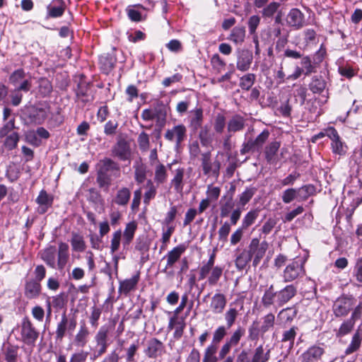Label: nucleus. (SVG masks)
Instances as JSON below:
<instances>
[{"label": "nucleus", "mask_w": 362, "mask_h": 362, "mask_svg": "<svg viewBox=\"0 0 362 362\" xmlns=\"http://www.w3.org/2000/svg\"><path fill=\"white\" fill-rule=\"evenodd\" d=\"M40 257L49 267L63 270L69 259V245L60 243L58 250L54 246H49L41 252Z\"/></svg>", "instance_id": "2"}, {"label": "nucleus", "mask_w": 362, "mask_h": 362, "mask_svg": "<svg viewBox=\"0 0 362 362\" xmlns=\"http://www.w3.org/2000/svg\"><path fill=\"white\" fill-rule=\"evenodd\" d=\"M187 247L184 244H180L169 251L165 258L167 259L166 266L164 269L165 272L168 269L173 268L175 264L180 259L182 255L185 252Z\"/></svg>", "instance_id": "19"}, {"label": "nucleus", "mask_w": 362, "mask_h": 362, "mask_svg": "<svg viewBox=\"0 0 362 362\" xmlns=\"http://www.w3.org/2000/svg\"><path fill=\"white\" fill-rule=\"evenodd\" d=\"M146 187L148 189L144 194V202L145 204H148L150 200L156 195V187L151 180L147 181Z\"/></svg>", "instance_id": "60"}, {"label": "nucleus", "mask_w": 362, "mask_h": 362, "mask_svg": "<svg viewBox=\"0 0 362 362\" xmlns=\"http://www.w3.org/2000/svg\"><path fill=\"white\" fill-rule=\"evenodd\" d=\"M305 274L303 264L300 261H292L284 269L282 278L285 283L293 282L303 278Z\"/></svg>", "instance_id": "9"}, {"label": "nucleus", "mask_w": 362, "mask_h": 362, "mask_svg": "<svg viewBox=\"0 0 362 362\" xmlns=\"http://www.w3.org/2000/svg\"><path fill=\"white\" fill-rule=\"evenodd\" d=\"M353 305L354 298L343 295L334 302L332 311L337 317H345L352 309Z\"/></svg>", "instance_id": "12"}, {"label": "nucleus", "mask_w": 362, "mask_h": 362, "mask_svg": "<svg viewBox=\"0 0 362 362\" xmlns=\"http://www.w3.org/2000/svg\"><path fill=\"white\" fill-rule=\"evenodd\" d=\"M5 137V147L9 151L14 149L17 146V144L20 139V136L18 133L16 132H12L9 135L6 136Z\"/></svg>", "instance_id": "53"}, {"label": "nucleus", "mask_w": 362, "mask_h": 362, "mask_svg": "<svg viewBox=\"0 0 362 362\" xmlns=\"http://www.w3.org/2000/svg\"><path fill=\"white\" fill-rule=\"evenodd\" d=\"M256 191L257 189L255 187L247 188L241 194H240L239 204L244 206L252 198Z\"/></svg>", "instance_id": "58"}, {"label": "nucleus", "mask_w": 362, "mask_h": 362, "mask_svg": "<svg viewBox=\"0 0 362 362\" xmlns=\"http://www.w3.org/2000/svg\"><path fill=\"white\" fill-rule=\"evenodd\" d=\"M297 329L296 327H292L283 332L281 341L284 343L288 342V349H292L293 346Z\"/></svg>", "instance_id": "50"}, {"label": "nucleus", "mask_w": 362, "mask_h": 362, "mask_svg": "<svg viewBox=\"0 0 362 362\" xmlns=\"http://www.w3.org/2000/svg\"><path fill=\"white\" fill-rule=\"evenodd\" d=\"M200 160L204 175L217 179L220 174V161L217 159L213 160L209 151L202 153Z\"/></svg>", "instance_id": "6"}, {"label": "nucleus", "mask_w": 362, "mask_h": 362, "mask_svg": "<svg viewBox=\"0 0 362 362\" xmlns=\"http://www.w3.org/2000/svg\"><path fill=\"white\" fill-rule=\"evenodd\" d=\"M262 320L260 331L262 334H264L274 326L275 316L273 313H270L264 316Z\"/></svg>", "instance_id": "52"}, {"label": "nucleus", "mask_w": 362, "mask_h": 362, "mask_svg": "<svg viewBox=\"0 0 362 362\" xmlns=\"http://www.w3.org/2000/svg\"><path fill=\"white\" fill-rule=\"evenodd\" d=\"M112 170L113 162L111 159L100 160L97 177V182L100 187L107 189L110 185Z\"/></svg>", "instance_id": "8"}, {"label": "nucleus", "mask_w": 362, "mask_h": 362, "mask_svg": "<svg viewBox=\"0 0 362 362\" xmlns=\"http://www.w3.org/2000/svg\"><path fill=\"white\" fill-rule=\"evenodd\" d=\"M255 75L254 74H247L240 78V86L242 89L248 90L254 84L255 81Z\"/></svg>", "instance_id": "57"}, {"label": "nucleus", "mask_w": 362, "mask_h": 362, "mask_svg": "<svg viewBox=\"0 0 362 362\" xmlns=\"http://www.w3.org/2000/svg\"><path fill=\"white\" fill-rule=\"evenodd\" d=\"M35 202L38 204L37 213L44 214L52 206L53 197L42 189L40 192Z\"/></svg>", "instance_id": "23"}, {"label": "nucleus", "mask_w": 362, "mask_h": 362, "mask_svg": "<svg viewBox=\"0 0 362 362\" xmlns=\"http://www.w3.org/2000/svg\"><path fill=\"white\" fill-rule=\"evenodd\" d=\"M41 283L32 279H27L24 286V295L28 299L37 298L41 293Z\"/></svg>", "instance_id": "25"}, {"label": "nucleus", "mask_w": 362, "mask_h": 362, "mask_svg": "<svg viewBox=\"0 0 362 362\" xmlns=\"http://www.w3.org/2000/svg\"><path fill=\"white\" fill-rule=\"evenodd\" d=\"M130 194L129 189L122 188L117 192L115 202L119 205H126L129 202Z\"/></svg>", "instance_id": "56"}, {"label": "nucleus", "mask_w": 362, "mask_h": 362, "mask_svg": "<svg viewBox=\"0 0 362 362\" xmlns=\"http://www.w3.org/2000/svg\"><path fill=\"white\" fill-rule=\"evenodd\" d=\"M245 37V28L243 26H236L234 27L230 36L228 37V40L233 41L235 44H241L244 42Z\"/></svg>", "instance_id": "39"}, {"label": "nucleus", "mask_w": 362, "mask_h": 362, "mask_svg": "<svg viewBox=\"0 0 362 362\" xmlns=\"http://www.w3.org/2000/svg\"><path fill=\"white\" fill-rule=\"evenodd\" d=\"M25 78V73L23 69H19L14 71L11 76H9V82L15 86V88L18 86V84Z\"/></svg>", "instance_id": "61"}, {"label": "nucleus", "mask_w": 362, "mask_h": 362, "mask_svg": "<svg viewBox=\"0 0 362 362\" xmlns=\"http://www.w3.org/2000/svg\"><path fill=\"white\" fill-rule=\"evenodd\" d=\"M136 229V222L131 221L126 224L123 232H122L120 230L115 232V252L118 250L120 242H122L124 249L128 248L129 245L134 239Z\"/></svg>", "instance_id": "3"}, {"label": "nucleus", "mask_w": 362, "mask_h": 362, "mask_svg": "<svg viewBox=\"0 0 362 362\" xmlns=\"http://www.w3.org/2000/svg\"><path fill=\"white\" fill-rule=\"evenodd\" d=\"M325 349L319 345L310 346L299 357L300 362H317L322 359Z\"/></svg>", "instance_id": "17"}, {"label": "nucleus", "mask_w": 362, "mask_h": 362, "mask_svg": "<svg viewBox=\"0 0 362 362\" xmlns=\"http://www.w3.org/2000/svg\"><path fill=\"white\" fill-rule=\"evenodd\" d=\"M296 188H288L282 192L281 199L284 204H289L293 200H298Z\"/></svg>", "instance_id": "59"}, {"label": "nucleus", "mask_w": 362, "mask_h": 362, "mask_svg": "<svg viewBox=\"0 0 362 362\" xmlns=\"http://www.w3.org/2000/svg\"><path fill=\"white\" fill-rule=\"evenodd\" d=\"M89 335V331L84 322L81 323L80 328L74 337V343L75 346L83 347L87 341Z\"/></svg>", "instance_id": "31"}, {"label": "nucleus", "mask_w": 362, "mask_h": 362, "mask_svg": "<svg viewBox=\"0 0 362 362\" xmlns=\"http://www.w3.org/2000/svg\"><path fill=\"white\" fill-rule=\"evenodd\" d=\"M140 280V273L137 272L130 279L119 281L118 292L120 295L127 296L131 291L136 290Z\"/></svg>", "instance_id": "18"}, {"label": "nucleus", "mask_w": 362, "mask_h": 362, "mask_svg": "<svg viewBox=\"0 0 362 362\" xmlns=\"http://www.w3.org/2000/svg\"><path fill=\"white\" fill-rule=\"evenodd\" d=\"M223 269L218 266H216L211 270L207 279L209 286H214L218 284L223 274Z\"/></svg>", "instance_id": "48"}, {"label": "nucleus", "mask_w": 362, "mask_h": 362, "mask_svg": "<svg viewBox=\"0 0 362 362\" xmlns=\"http://www.w3.org/2000/svg\"><path fill=\"white\" fill-rule=\"evenodd\" d=\"M164 138L170 142L175 143V146L179 148L187 138V128L182 124L175 125L172 129L166 130Z\"/></svg>", "instance_id": "13"}, {"label": "nucleus", "mask_w": 362, "mask_h": 362, "mask_svg": "<svg viewBox=\"0 0 362 362\" xmlns=\"http://www.w3.org/2000/svg\"><path fill=\"white\" fill-rule=\"evenodd\" d=\"M297 294V287L294 284L286 285L282 289L275 291L274 285L265 290L261 303L264 308H269L276 304L279 307L284 305Z\"/></svg>", "instance_id": "1"}, {"label": "nucleus", "mask_w": 362, "mask_h": 362, "mask_svg": "<svg viewBox=\"0 0 362 362\" xmlns=\"http://www.w3.org/2000/svg\"><path fill=\"white\" fill-rule=\"evenodd\" d=\"M286 23L291 27L301 28L305 25L304 14L298 8H292L286 16Z\"/></svg>", "instance_id": "21"}, {"label": "nucleus", "mask_w": 362, "mask_h": 362, "mask_svg": "<svg viewBox=\"0 0 362 362\" xmlns=\"http://www.w3.org/2000/svg\"><path fill=\"white\" fill-rule=\"evenodd\" d=\"M99 64L101 71L105 74H110L113 69L112 58L108 55H102L99 57Z\"/></svg>", "instance_id": "51"}, {"label": "nucleus", "mask_w": 362, "mask_h": 362, "mask_svg": "<svg viewBox=\"0 0 362 362\" xmlns=\"http://www.w3.org/2000/svg\"><path fill=\"white\" fill-rule=\"evenodd\" d=\"M66 9L64 0H52L47 6V18H56L63 16Z\"/></svg>", "instance_id": "22"}, {"label": "nucleus", "mask_w": 362, "mask_h": 362, "mask_svg": "<svg viewBox=\"0 0 362 362\" xmlns=\"http://www.w3.org/2000/svg\"><path fill=\"white\" fill-rule=\"evenodd\" d=\"M115 156L120 160L126 162V165L130 163L132 151L129 142L126 139L122 137L117 139V146L115 147Z\"/></svg>", "instance_id": "16"}, {"label": "nucleus", "mask_w": 362, "mask_h": 362, "mask_svg": "<svg viewBox=\"0 0 362 362\" xmlns=\"http://www.w3.org/2000/svg\"><path fill=\"white\" fill-rule=\"evenodd\" d=\"M137 142L141 151H147L149 148L150 141L148 135L142 132L138 136Z\"/></svg>", "instance_id": "63"}, {"label": "nucleus", "mask_w": 362, "mask_h": 362, "mask_svg": "<svg viewBox=\"0 0 362 362\" xmlns=\"http://www.w3.org/2000/svg\"><path fill=\"white\" fill-rule=\"evenodd\" d=\"M281 146V142L274 140L269 143L264 149V158L269 164L276 163V155Z\"/></svg>", "instance_id": "27"}, {"label": "nucleus", "mask_w": 362, "mask_h": 362, "mask_svg": "<svg viewBox=\"0 0 362 362\" xmlns=\"http://www.w3.org/2000/svg\"><path fill=\"white\" fill-rule=\"evenodd\" d=\"M110 334V329L105 326L101 327L95 337L97 345L94 351V357H98L103 354L107 349V346L110 344L109 335Z\"/></svg>", "instance_id": "15"}, {"label": "nucleus", "mask_w": 362, "mask_h": 362, "mask_svg": "<svg viewBox=\"0 0 362 362\" xmlns=\"http://www.w3.org/2000/svg\"><path fill=\"white\" fill-rule=\"evenodd\" d=\"M204 114L202 107H196L189 112V127L194 132L198 130L203 124Z\"/></svg>", "instance_id": "24"}, {"label": "nucleus", "mask_w": 362, "mask_h": 362, "mask_svg": "<svg viewBox=\"0 0 362 362\" xmlns=\"http://www.w3.org/2000/svg\"><path fill=\"white\" fill-rule=\"evenodd\" d=\"M20 328L21 341L28 346H35L39 332L28 317L23 318Z\"/></svg>", "instance_id": "5"}, {"label": "nucleus", "mask_w": 362, "mask_h": 362, "mask_svg": "<svg viewBox=\"0 0 362 362\" xmlns=\"http://www.w3.org/2000/svg\"><path fill=\"white\" fill-rule=\"evenodd\" d=\"M199 139L203 146H209L211 144L214 138V134L211 132L210 127L208 125L202 126L199 128Z\"/></svg>", "instance_id": "35"}, {"label": "nucleus", "mask_w": 362, "mask_h": 362, "mask_svg": "<svg viewBox=\"0 0 362 362\" xmlns=\"http://www.w3.org/2000/svg\"><path fill=\"white\" fill-rule=\"evenodd\" d=\"M168 173L166 167L163 164L158 163L155 168V182L158 184H163L166 181Z\"/></svg>", "instance_id": "42"}, {"label": "nucleus", "mask_w": 362, "mask_h": 362, "mask_svg": "<svg viewBox=\"0 0 362 362\" xmlns=\"http://www.w3.org/2000/svg\"><path fill=\"white\" fill-rule=\"evenodd\" d=\"M269 131L264 129L255 139H250L243 144L240 150V153L245 155L248 153L259 151L269 139Z\"/></svg>", "instance_id": "4"}, {"label": "nucleus", "mask_w": 362, "mask_h": 362, "mask_svg": "<svg viewBox=\"0 0 362 362\" xmlns=\"http://www.w3.org/2000/svg\"><path fill=\"white\" fill-rule=\"evenodd\" d=\"M355 322L351 318L344 321L339 328L336 335L337 337L345 336L350 333L354 326Z\"/></svg>", "instance_id": "55"}, {"label": "nucleus", "mask_w": 362, "mask_h": 362, "mask_svg": "<svg viewBox=\"0 0 362 362\" xmlns=\"http://www.w3.org/2000/svg\"><path fill=\"white\" fill-rule=\"evenodd\" d=\"M230 232V224L228 222H225L218 231L219 241L222 242L223 244L226 243L228 240V236Z\"/></svg>", "instance_id": "64"}, {"label": "nucleus", "mask_w": 362, "mask_h": 362, "mask_svg": "<svg viewBox=\"0 0 362 362\" xmlns=\"http://www.w3.org/2000/svg\"><path fill=\"white\" fill-rule=\"evenodd\" d=\"M298 309L296 306L282 309L277 315V319L283 323H291L297 316Z\"/></svg>", "instance_id": "30"}, {"label": "nucleus", "mask_w": 362, "mask_h": 362, "mask_svg": "<svg viewBox=\"0 0 362 362\" xmlns=\"http://www.w3.org/2000/svg\"><path fill=\"white\" fill-rule=\"evenodd\" d=\"M163 349V343L156 338L151 339L147 343L146 354L150 358H156Z\"/></svg>", "instance_id": "32"}, {"label": "nucleus", "mask_w": 362, "mask_h": 362, "mask_svg": "<svg viewBox=\"0 0 362 362\" xmlns=\"http://www.w3.org/2000/svg\"><path fill=\"white\" fill-rule=\"evenodd\" d=\"M298 201L303 202L308 199L315 192V187L312 185H305L301 187L296 188Z\"/></svg>", "instance_id": "41"}, {"label": "nucleus", "mask_w": 362, "mask_h": 362, "mask_svg": "<svg viewBox=\"0 0 362 362\" xmlns=\"http://www.w3.org/2000/svg\"><path fill=\"white\" fill-rule=\"evenodd\" d=\"M166 116V112L165 110H160L159 111H153L151 109H145L142 111L141 117L145 121L153 120L154 118H163L165 119Z\"/></svg>", "instance_id": "43"}, {"label": "nucleus", "mask_w": 362, "mask_h": 362, "mask_svg": "<svg viewBox=\"0 0 362 362\" xmlns=\"http://www.w3.org/2000/svg\"><path fill=\"white\" fill-rule=\"evenodd\" d=\"M268 249V243L266 241L259 242V239L252 238L248 247L247 252L251 259L253 258L252 265L256 267L264 256Z\"/></svg>", "instance_id": "10"}, {"label": "nucleus", "mask_w": 362, "mask_h": 362, "mask_svg": "<svg viewBox=\"0 0 362 362\" xmlns=\"http://www.w3.org/2000/svg\"><path fill=\"white\" fill-rule=\"evenodd\" d=\"M19 347L8 344L4 349L3 354L6 362H18Z\"/></svg>", "instance_id": "34"}, {"label": "nucleus", "mask_w": 362, "mask_h": 362, "mask_svg": "<svg viewBox=\"0 0 362 362\" xmlns=\"http://www.w3.org/2000/svg\"><path fill=\"white\" fill-rule=\"evenodd\" d=\"M185 175L184 168H177L175 172V175L171 180V185L177 192H181L183 189V179Z\"/></svg>", "instance_id": "37"}, {"label": "nucleus", "mask_w": 362, "mask_h": 362, "mask_svg": "<svg viewBox=\"0 0 362 362\" xmlns=\"http://www.w3.org/2000/svg\"><path fill=\"white\" fill-rule=\"evenodd\" d=\"M253 56L248 49H243L238 52L236 67L241 71H247L252 62Z\"/></svg>", "instance_id": "26"}, {"label": "nucleus", "mask_w": 362, "mask_h": 362, "mask_svg": "<svg viewBox=\"0 0 362 362\" xmlns=\"http://www.w3.org/2000/svg\"><path fill=\"white\" fill-rule=\"evenodd\" d=\"M37 94L41 98L49 96L52 92L53 88L51 81L45 77L39 78L37 81Z\"/></svg>", "instance_id": "33"}, {"label": "nucleus", "mask_w": 362, "mask_h": 362, "mask_svg": "<svg viewBox=\"0 0 362 362\" xmlns=\"http://www.w3.org/2000/svg\"><path fill=\"white\" fill-rule=\"evenodd\" d=\"M227 303L226 297L224 294L217 293L211 298L210 308L215 314H221L225 309Z\"/></svg>", "instance_id": "28"}, {"label": "nucleus", "mask_w": 362, "mask_h": 362, "mask_svg": "<svg viewBox=\"0 0 362 362\" xmlns=\"http://www.w3.org/2000/svg\"><path fill=\"white\" fill-rule=\"evenodd\" d=\"M68 318L66 313H63L61 320L57 323V329L55 331L56 341H62L66 335V332L68 331Z\"/></svg>", "instance_id": "36"}, {"label": "nucleus", "mask_w": 362, "mask_h": 362, "mask_svg": "<svg viewBox=\"0 0 362 362\" xmlns=\"http://www.w3.org/2000/svg\"><path fill=\"white\" fill-rule=\"evenodd\" d=\"M214 129L217 134H222L224 131L226 126L227 127L226 118L224 115L218 113L214 121Z\"/></svg>", "instance_id": "45"}, {"label": "nucleus", "mask_w": 362, "mask_h": 362, "mask_svg": "<svg viewBox=\"0 0 362 362\" xmlns=\"http://www.w3.org/2000/svg\"><path fill=\"white\" fill-rule=\"evenodd\" d=\"M327 136L332 141L331 147L333 153L339 156H344L346 153L348 147L334 127H328Z\"/></svg>", "instance_id": "14"}, {"label": "nucleus", "mask_w": 362, "mask_h": 362, "mask_svg": "<svg viewBox=\"0 0 362 362\" xmlns=\"http://www.w3.org/2000/svg\"><path fill=\"white\" fill-rule=\"evenodd\" d=\"M362 342V334L358 330L352 337L350 344L345 350L346 355H350L351 354L356 351L359 349Z\"/></svg>", "instance_id": "38"}, {"label": "nucleus", "mask_w": 362, "mask_h": 362, "mask_svg": "<svg viewBox=\"0 0 362 362\" xmlns=\"http://www.w3.org/2000/svg\"><path fill=\"white\" fill-rule=\"evenodd\" d=\"M279 7L280 4L276 1H272L265 5L261 11L262 17L264 18L273 17Z\"/></svg>", "instance_id": "47"}, {"label": "nucleus", "mask_w": 362, "mask_h": 362, "mask_svg": "<svg viewBox=\"0 0 362 362\" xmlns=\"http://www.w3.org/2000/svg\"><path fill=\"white\" fill-rule=\"evenodd\" d=\"M246 119L240 115H233L227 122V133L233 135L243 131L245 127Z\"/></svg>", "instance_id": "20"}, {"label": "nucleus", "mask_w": 362, "mask_h": 362, "mask_svg": "<svg viewBox=\"0 0 362 362\" xmlns=\"http://www.w3.org/2000/svg\"><path fill=\"white\" fill-rule=\"evenodd\" d=\"M217 346L211 344L204 350L202 362H218L219 356H216Z\"/></svg>", "instance_id": "40"}, {"label": "nucleus", "mask_w": 362, "mask_h": 362, "mask_svg": "<svg viewBox=\"0 0 362 362\" xmlns=\"http://www.w3.org/2000/svg\"><path fill=\"white\" fill-rule=\"evenodd\" d=\"M269 353V350L264 353L262 345H260L255 349L251 362H267L270 357Z\"/></svg>", "instance_id": "46"}, {"label": "nucleus", "mask_w": 362, "mask_h": 362, "mask_svg": "<svg viewBox=\"0 0 362 362\" xmlns=\"http://www.w3.org/2000/svg\"><path fill=\"white\" fill-rule=\"evenodd\" d=\"M75 81L77 83L75 90L77 100L84 104L92 101L93 97L90 90L91 83L86 80L85 76L81 74Z\"/></svg>", "instance_id": "7"}, {"label": "nucleus", "mask_w": 362, "mask_h": 362, "mask_svg": "<svg viewBox=\"0 0 362 362\" xmlns=\"http://www.w3.org/2000/svg\"><path fill=\"white\" fill-rule=\"evenodd\" d=\"M245 330L242 327H238L237 329L232 333L230 337L226 339V342L232 347L236 346L241 338L245 335Z\"/></svg>", "instance_id": "44"}, {"label": "nucleus", "mask_w": 362, "mask_h": 362, "mask_svg": "<svg viewBox=\"0 0 362 362\" xmlns=\"http://www.w3.org/2000/svg\"><path fill=\"white\" fill-rule=\"evenodd\" d=\"M49 112L50 106L47 103L31 105L28 108V117L30 121L38 125L44 123Z\"/></svg>", "instance_id": "11"}, {"label": "nucleus", "mask_w": 362, "mask_h": 362, "mask_svg": "<svg viewBox=\"0 0 362 362\" xmlns=\"http://www.w3.org/2000/svg\"><path fill=\"white\" fill-rule=\"evenodd\" d=\"M327 82L326 78L321 75L313 76L308 85L310 90L314 94H321L327 88Z\"/></svg>", "instance_id": "29"}, {"label": "nucleus", "mask_w": 362, "mask_h": 362, "mask_svg": "<svg viewBox=\"0 0 362 362\" xmlns=\"http://www.w3.org/2000/svg\"><path fill=\"white\" fill-rule=\"evenodd\" d=\"M251 260L250 254L245 250L236 257L235 266L238 269L243 270Z\"/></svg>", "instance_id": "49"}, {"label": "nucleus", "mask_w": 362, "mask_h": 362, "mask_svg": "<svg viewBox=\"0 0 362 362\" xmlns=\"http://www.w3.org/2000/svg\"><path fill=\"white\" fill-rule=\"evenodd\" d=\"M238 315V311L233 308H229L225 313L224 317L228 328L231 327L235 323Z\"/></svg>", "instance_id": "62"}, {"label": "nucleus", "mask_w": 362, "mask_h": 362, "mask_svg": "<svg viewBox=\"0 0 362 362\" xmlns=\"http://www.w3.org/2000/svg\"><path fill=\"white\" fill-rule=\"evenodd\" d=\"M71 244L73 250L76 252H83L86 249V244L82 236L74 233L71 240Z\"/></svg>", "instance_id": "54"}]
</instances>
